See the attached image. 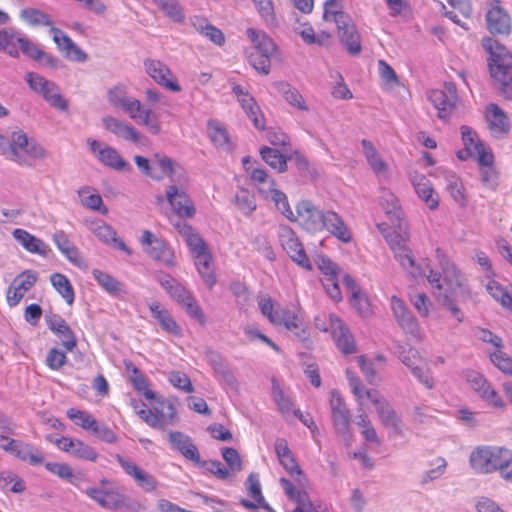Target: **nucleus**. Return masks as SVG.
Listing matches in <instances>:
<instances>
[{
	"mask_svg": "<svg viewBox=\"0 0 512 512\" xmlns=\"http://www.w3.org/2000/svg\"><path fill=\"white\" fill-rule=\"evenodd\" d=\"M469 462L477 473H493L512 462V451L497 446H479L471 452Z\"/></svg>",
	"mask_w": 512,
	"mask_h": 512,
	"instance_id": "6e6552de",
	"label": "nucleus"
},
{
	"mask_svg": "<svg viewBox=\"0 0 512 512\" xmlns=\"http://www.w3.org/2000/svg\"><path fill=\"white\" fill-rule=\"evenodd\" d=\"M170 20L175 23H183L185 20V13L177 0H160L157 5Z\"/></svg>",
	"mask_w": 512,
	"mask_h": 512,
	"instance_id": "603ef678",
	"label": "nucleus"
},
{
	"mask_svg": "<svg viewBox=\"0 0 512 512\" xmlns=\"http://www.w3.org/2000/svg\"><path fill=\"white\" fill-rule=\"evenodd\" d=\"M462 375L482 400L496 408H503L505 406L496 390L481 373L472 369H465Z\"/></svg>",
	"mask_w": 512,
	"mask_h": 512,
	"instance_id": "ddd939ff",
	"label": "nucleus"
},
{
	"mask_svg": "<svg viewBox=\"0 0 512 512\" xmlns=\"http://www.w3.org/2000/svg\"><path fill=\"white\" fill-rule=\"evenodd\" d=\"M487 28L492 34H509L511 19L508 13L499 5V1L491 6L486 14Z\"/></svg>",
	"mask_w": 512,
	"mask_h": 512,
	"instance_id": "cd10ccee",
	"label": "nucleus"
},
{
	"mask_svg": "<svg viewBox=\"0 0 512 512\" xmlns=\"http://www.w3.org/2000/svg\"><path fill=\"white\" fill-rule=\"evenodd\" d=\"M149 309L153 318L158 321L164 331L175 336H179L181 334V330L176 321L172 318L168 310L163 308L159 302L151 303L149 305Z\"/></svg>",
	"mask_w": 512,
	"mask_h": 512,
	"instance_id": "72a5a7b5",
	"label": "nucleus"
},
{
	"mask_svg": "<svg viewBox=\"0 0 512 512\" xmlns=\"http://www.w3.org/2000/svg\"><path fill=\"white\" fill-rule=\"evenodd\" d=\"M330 332L337 348L343 354L356 352V342L349 328L335 314H330Z\"/></svg>",
	"mask_w": 512,
	"mask_h": 512,
	"instance_id": "6ab92c4d",
	"label": "nucleus"
},
{
	"mask_svg": "<svg viewBox=\"0 0 512 512\" xmlns=\"http://www.w3.org/2000/svg\"><path fill=\"white\" fill-rule=\"evenodd\" d=\"M397 354L401 362L410 370L412 369L413 366H417L418 364L422 363V360L419 357L418 352L411 347L399 344L397 346Z\"/></svg>",
	"mask_w": 512,
	"mask_h": 512,
	"instance_id": "0e129e2a",
	"label": "nucleus"
},
{
	"mask_svg": "<svg viewBox=\"0 0 512 512\" xmlns=\"http://www.w3.org/2000/svg\"><path fill=\"white\" fill-rule=\"evenodd\" d=\"M45 468L52 474L57 475L59 478L67 480L71 484H76L79 479L74 475L71 467L66 463L47 462Z\"/></svg>",
	"mask_w": 512,
	"mask_h": 512,
	"instance_id": "13d9d810",
	"label": "nucleus"
},
{
	"mask_svg": "<svg viewBox=\"0 0 512 512\" xmlns=\"http://www.w3.org/2000/svg\"><path fill=\"white\" fill-rule=\"evenodd\" d=\"M141 244L145 252L154 260L166 266L174 265V253L165 240L156 237L149 230H144L141 237Z\"/></svg>",
	"mask_w": 512,
	"mask_h": 512,
	"instance_id": "2eb2a0df",
	"label": "nucleus"
},
{
	"mask_svg": "<svg viewBox=\"0 0 512 512\" xmlns=\"http://www.w3.org/2000/svg\"><path fill=\"white\" fill-rule=\"evenodd\" d=\"M92 274L97 283L112 296H120L126 293L124 284L112 275L99 269H94Z\"/></svg>",
	"mask_w": 512,
	"mask_h": 512,
	"instance_id": "ea45409f",
	"label": "nucleus"
},
{
	"mask_svg": "<svg viewBox=\"0 0 512 512\" xmlns=\"http://www.w3.org/2000/svg\"><path fill=\"white\" fill-rule=\"evenodd\" d=\"M376 411L384 426L392 428L398 434L401 433V419L388 401L381 402Z\"/></svg>",
	"mask_w": 512,
	"mask_h": 512,
	"instance_id": "a18cd8bd",
	"label": "nucleus"
},
{
	"mask_svg": "<svg viewBox=\"0 0 512 512\" xmlns=\"http://www.w3.org/2000/svg\"><path fill=\"white\" fill-rule=\"evenodd\" d=\"M156 279L171 298L185 309L190 317L196 319L200 324H205L206 319L202 309L192 294L182 284L166 273L156 275Z\"/></svg>",
	"mask_w": 512,
	"mask_h": 512,
	"instance_id": "9d476101",
	"label": "nucleus"
},
{
	"mask_svg": "<svg viewBox=\"0 0 512 512\" xmlns=\"http://www.w3.org/2000/svg\"><path fill=\"white\" fill-rule=\"evenodd\" d=\"M215 373L220 378V381L223 385L230 388L231 390H238V381L227 362L224 364H219Z\"/></svg>",
	"mask_w": 512,
	"mask_h": 512,
	"instance_id": "774afa93",
	"label": "nucleus"
},
{
	"mask_svg": "<svg viewBox=\"0 0 512 512\" xmlns=\"http://www.w3.org/2000/svg\"><path fill=\"white\" fill-rule=\"evenodd\" d=\"M284 469L294 478L298 488L288 479L280 478L279 482L289 500L296 503L292 512H326L320 502L313 501L303 489L307 479L296 462L293 453L279 459Z\"/></svg>",
	"mask_w": 512,
	"mask_h": 512,
	"instance_id": "f03ea898",
	"label": "nucleus"
},
{
	"mask_svg": "<svg viewBox=\"0 0 512 512\" xmlns=\"http://www.w3.org/2000/svg\"><path fill=\"white\" fill-rule=\"evenodd\" d=\"M295 31L307 44L323 45L330 38V35L327 33H322L321 35L316 36L314 29L310 25H300L295 28Z\"/></svg>",
	"mask_w": 512,
	"mask_h": 512,
	"instance_id": "052dcab7",
	"label": "nucleus"
},
{
	"mask_svg": "<svg viewBox=\"0 0 512 512\" xmlns=\"http://www.w3.org/2000/svg\"><path fill=\"white\" fill-rule=\"evenodd\" d=\"M192 24L196 31L207 37L214 44L218 46L225 44L226 39L224 33L219 28L209 23L207 19L195 18Z\"/></svg>",
	"mask_w": 512,
	"mask_h": 512,
	"instance_id": "79ce46f5",
	"label": "nucleus"
},
{
	"mask_svg": "<svg viewBox=\"0 0 512 512\" xmlns=\"http://www.w3.org/2000/svg\"><path fill=\"white\" fill-rule=\"evenodd\" d=\"M273 324L284 325L287 330L295 331L299 338L304 337V335L296 331L300 330L302 321L295 310L277 307L276 316L274 315L273 317Z\"/></svg>",
	"mask_w": 512,
	"mask_h": 512,
	"instance_id": "c9c22d12",
	"label": "nucleus"
},
{
	"mask_svg": "<svg viewBox=\"0 0 512 512\" xmlns=\"http://www.w3.org/2000/svg\"><path fill=\"white\" fill-rule=\"evenodd\" d=\"M406 239L401 238L397 244L394 240H389L390 248L394 251L395 258L400 263L402 268L406 270L412 278L416 279L424 274L419 265L416 264L411 250L406 246Z\"/></svg>",
	"mask_w": 512,
	"mask_h": 512,
	"instance_id": "b1692460",
	"label": "nucleus"
},
{
	"mask_svg": "<svg viewBox=\"0 0 512 512\" xmlns=\"http://www.w3.org/2000/svg\"><path fill=\"white\" fill-rule=\"evenodd\" d=\"M13 236L28 252L42 256L47 255V245L41 239L36 238L26 230L20 228L15 229Z\"/></svg>",
	"mask_w": 512,
	"mask_h": 512,
	"instance_id": "f704fd0d",
	"label": "nucleus"
},
{
	"mask_svg": "<svg viewBox=\"0 0 512 512\" xmlns=\"http://www.w3.org/2000/svg\"><path fill=\"white\" fill-rule=\"evenodd\" d=\"M483 47L490 54L488 67L501 95L512 100V53L497 40L484 38Z\"/></svg>",
	"mask_w": 512,
	"mask_h": 512,
	"instance_id": "7ed1b4c3",
	"label": "nucleus"
},
{
	"mask_svg": "<svg viewBox=\"0 0 512 512\" xmlns=\"http://www.w3.org/2000/svg\"><path fill=\"white\" fill-rule=\"evenodd\" d=\"M322 231L327 230L340 241L347 243L351 240V234L343 219L334 211L324 212Z\"/></svg>",
	"mask_w": 512,
	"mask_h": 512,
	"instance_id": "2f4dec72",
	"label": "nucleus"
},
{
	"mask_svg": "<svg viewBox=\"0 0 512 512\" xmlns=\"http://www.w3.org/2000/svg\"><path fill=\"white\" fill-rule=\"evenodd\" d=\"M237 207L246 215L251 214L256 209L255 197L247 190H241L235 196Z\"/></svg>",
	"mask_w": 512,
	"mask_h": 512,
	"instance_id": "338daca9",
	"label": "nucleus"
},
{
	"mask_svg": "<svg viewBox=\"0 0 512 512\" xmlns=\"http://www.w3.org/2000/svg\"><path fill=\"white\" fill-rule=\"evenodd\" d=\"M436 257L446 284V288L443 289V293L450 294L451 297L456 300V304L459 301H466L470 299L471 293L464 274L460 272V270L453 262L450 261L447 255L440 248L436 249Z\"/></svg>",
	"mask_w": 512,
	"mask_h": 512,
	"instance_id": "1a4fd4ad",
	"label": "nucleus"
},
{
	"mask_svg": "<svg viewBox=\"0 0 512 512\" xmlns=\"http://www.w3.org/2000/svg\"><path fill=\"white\" fill-rule=\"evenodd\" d=\"M194 464L220 480H226L230 476V471L218 460H202L199 456V461H195Z\"/></svg>",
	"mask_w": 512,
	"mask_h": 512,
	"instance_id": "5fc2aeb1",
	"label": "nucleus"
},
{
	"mask_svg": "<svg viewBox=\"0 0 512 512\" xmlns=\"http://www.w3.org/2000/svg\"><path fill=\"white\" fill-rule=\"evenodd\" d=\"M3 154L22 166H33L35 160L47 157V151L35 140H29L22 130L13 131L6 142H0Z\"/></svg>",
	"mask_w": 512,
	"mask_h": 512,
	"instance_id": "20e7f679",
	"label": "nucleus"
},
{
	"mask_svg": "<svg viewBox=\"0 0 512 512\" xmlns=\"http://www.w3.org/2000/svg\"><path fill=\"white\" fill-rule=\"evenodd\" d=\"M136 123L144 125L152 134H159L161 132V126L157 115L152 111L151 108H143L140 102V110L136 112V118H131Z\"/></svg>",
	"mask_w": 512,
	"mask_h": 512,
	"instance_id": "8fccbe9b",
	"label": "nucleus"
},
{
	"mask_svg": "<svg viewBox=\"0 0 512 512\" xmlns=\"http://www.w3.org/2000/svg\"><path fill=\"white\" fill-rule=\"evenodd\" d=\"M275 88L291 106L296 107L301 111H308V106L306 105L303 96L289 83L278 82L275 84Z\"/></svg>",
	"mask_w": 512,
	"mask_h": 512,
	"instance_id": "37998d69",
	"label": "nucleus"
},
{
	"mask_svg": "<svg viewBox=\"0 0 512 512\" xmlns=\"http://www.w3.org/2000/svg\"><path fill=\"white\" fill-rule=\"evenodd\" d=\"M261 195L270 199L276 209L290 221H296V217L289 205L287 195L276 188L275 182H270L269 187L261 189Z\"/></svg>",
	"mask_w": 512,
	"mask_h": 512,
	"instance_id": "7c9ffc66",
	"label": "nucleus"
},
{
	"mask_svg": "<svg viewBox=\"0 0 512 512\" xmlns=\"http://www.w3.org/2000/svg\"><path fill=\"white\" fill-rule=\"evenodd\" d=\"M485 117L488 128L494 137L503 138L509 133L511 129L509 119L497 104L491 103L487 106Z\"/></svg>",
	"mask_w": 512,
	"mask_h": 512,
	"instance_id": "393cba45",
	"label": "nucleus"
},
{
	"mask_svg": "<svg viewBox=\"0 0 512 512\" xmlns=\"http://www.w3.org/2000/svg\"><path fill=\"white\" fill-rule=\"evenodd\" d=\"M115 457L125 473L131 476L143 491L149 493L157 489L158 482L151 474L141 469L132 460L125 458L120 454H116Z\"/></svg>",
	"mask_w": 512,
	"mask_h": 512,
	"instance_id": "aec40b11",
	"label": "nucleus"
},
{
	"mask_svg": "<svg viewBox=\"0 0 512 512\" xmlns=\"http://www.w3.org/2000/svg\"><path fill=\"white\" fill-rule=\"evenodd\" d=\"M92 231L96 237L103 243L112 246L116 249L124 251L126 254L131 255V249L124 243V241L117 236V232L110 225L104 221H96L92 223Z\"/></svg>",
	"mask_w": 512,
	"mask_h": 512,
	"instance_id": "c756f323",
	"label": "nucleus"
},
{
	"mask_svg": "<svg viewBox=\"0 0 512 512\" xmlns=\"http://www.w3.org/2000/svg\"><path fill=\"white\" fill-rule=\"evenodd\" d=\"M102 123L106 130L124 141L137 144L141 143L144 139L133 125L124 120H120L113 116H104L102 118Z\"/></svg>",
	"mask_w": 512,
	"mask_h": 512,
	"instance_id": "4be33fe9",
	"label": "nucleus"
},
{
	"mask_svg": "<svg viewBox=\"0 0 512 512\" xmlns=\"http://www.w3.org/2000/svg\"><path fill=\"white\" fill-rule=\"evenodd\" d=\"M260 155L265 163L278 172L281 173L287 170V157L281 154L278 149L264 146L260 149Z\"/></svg>",
	"mask_w": 512,
	"mask_h": 512,
	"instance_id": "49530a36",
	"label": "nucleus"
},
{
	"mask_svg": "<svg viewBox=\"0 0 512 512\" xmlns=\"http://www.w3.org/2000/svg\"><path fill=\"white\" fill-rule=\"evenodd\" d=\"M207 133L212 143L224 151L232 150L233 146L227 130L217 120H209L207 123Z\"/></svg>",
	"mask_w": 512,
	"mask_h": 512,
	"instance_id": "e433bc0d",
	"label": "nucleus"
},
{
	"mask_svg": "<svg viewBox=\"0 0 512 512\" xmlns=\"http://www.w3.org/2000/svg\"><path fill=\"white\" fill-rule=\"evenodd\" d=\"M52 286L66 300L68 304L74 301V290L69 279L61 273H53L50 276Z\"/></svg>",
	"mask_w": 512,
	"mask_h": 512,
	"instance_id": "3c124183",
	"label": "nucleus"
},
{
	"mask_svg": "<svg viewBox=\"0 0 512 512\" xmlns=\"http://www.w3.org/2000/svg\"><path fill=\"white\" fill-rule=\"evenodd\" d=\"M410 180L418 197L429 209H436L439 205V198L429 179L425 175L415 172L410 175Z\"/></svg>",
	"mask_w": 512,
	"mask_h": 512,
	"instance_id": "c85d7f7f",
	"label": "nucleus"
},
{
	"mask_svg": "<svg viewBox=\"0 0 512 512\" xmlns=\"http://www.w3.org/2000/svg\"><path fill=\"white\" fill-rule=\"evenodd\" d=\"M196 258V267L205 284L211 288L216 283V276L212 269V257L209 251H205L201 255L194 256Z\"/></svg>",
	"mask_w": 512,
	"mask_h": 512,
	"instance_id": "c03bdc74",
	"label": "nucleus"
},
{
	"mask_svg": "<svg viewBox=\"0 0 512 512\" xmlns=\"http://www.w3.org/2000/svg\"><path fill=\"white\" fill-rule=\"evenodd\" d=\"M108 101L117 109L124 111L130 118H136V112L140 110V101L129 97L127 87L118 84L108 91Z\"/></svg>",
	"mask_w": 512,
	"mask_h": 512,
	"instance_id": "412c9836",
	"label": "nucleus"
},
{
	"mask_svg": "<svg viewBox=\"0 0 512 512\" xmlns=\"http://www.w3.org/2000/svg\"><path fill=\"white\" fill-rule=\"evenodd\" d=\"M169 441L172 447L179 451L186 459L192 461H199V452L197 447L193 444L192 439L179 431L169 433Z\"/></svg>",
	"mask_w": 512,
	"mask_h": 512,
	"instance_id": "473e14b6",
	"label": "nucleus"
},
{
	"mask_svg": "<svg viewBox=\"0 0 512 512\" xmlns=\"http://www.w3.org/2000/svg\"><path fill=\"white\" fill-rule=\"evenodd\" d=\"M442 275L443 273L441 274L431 269L429 275L427 276V280L435 289L434 295L441 303V305L445 307L458 322H463L464 314L461 312L458 305H456V300L452 298L450 294L443 293V286L441 284Z\"/></svg>",
	"mask_w": 512,
	"mask_h": 512,
	"instance_id": "5701e85b",
	"label": "nucleus"
},
{
	"mask_svg": "<svg viewBox=\"0 0 512 512\" xmlns=\"http://www.w3.org/2000/svg\"><path fill=\"white\" fill-rule=\"evenodd\" d=\"M20 17L31 26H50L53 40L65 57L77 62L87 60V54L62 30L54 27L50 17L45 12L36 8H26L21 11Z\"/></svg>",
	"mask_w": 512,
	"mask_h": 512,
	"instance_id": "39448f33",
	"label": "nucleus"
},
{
	"mask_svg": "<svg viewBox=\"0 0 512 512\" xmlns=\"http://www.w3.org/2000/svg\"><path fill=\"white\" fill-rule=\"evenodd\" d=\"M144 68L146 73L160 86L172 92H180L182 90L170 68L163 62L155 59H146L144 61Z\"/></svg>",
	"mask_w": 512,
	"mask_h": 512,
	"instance_id": "dca6fc26",
	"label": "nucleus"
},
{
	"mask_svg": "<svg viewBox=\"0 0 512 512\" xmlns=\"http://www.w3.org/2000/svg\"><path fill=\"white\" fill-rule=\"evenodd\" d=\"M391 307L398 324L405 331V333L418 336L419 326L417 319L414 317L411 311L408 310L404 301L397 296H392Z\"/></svg>",
	"mask_w": 512,
	"mask_h": 512,
	"instance_id": "a878e982",
	"label": "nucleus"
},
{
	"mask_svg": "<svg viewBox=\"0 0 512 512\" xmlns=\"http://www.w3.org/2000/svg\"><path fill=\"white\" fill-rule=\"evenodd\" d=\"M462 141L466 150L475 155L484 143L479 139L477 133L469 126H461Z\"/></svg>",
	"mask_w": 512,
	"mask_h": 512,
	"instance_id": "bf43d9fd",
	"label": "nucleus"
},
{
	"mask_svg": "<svg viewBox=\"0 0 512 512\" xmlns=\"http://www.w3.org/2000/svg\"><path fill=\"white\" fill-rule=\"evenodd\" d=\"M278 236L282 248L290 259L300 267L311 270V262L294 230L288 225H280Z\"/></svg>",
	"mask_w": 512,
	"mask_h": 512,
	"instance_id": "f8f14e48",
	"label": "nucleus"
},
{
	"mask_svg": "<svg viewBox=\"0 0 512 512\" xmlns=\"http://www.w3.org/2000/svg\"><path fill=\"white\" fill-rule=\"evenodd\" d=\"M337 2L338 0H327L325 2L323 17L326 21L333 20L336 23L338 36L347 52L352 56L359 55L362 50L360 34L348 14L333 10L337 6Z\"/></svg>",
	"mask_w": 512,
	"mask_h": 512,
	"instance_id": "0eeeda50",
	"label": "nucleus"
},
{
	"mask_svg": "<svg viewBox=\"0 0 512 512\" xmlns=\"http://www.w3.org/2000/svg\"><path fill=\"white\" fill-rule=\"evenodd\" d=\"M258 14L267 23L276 21L274 3L272 0H252Z\"/></svg>",
	"mask_w": 512,
	"mask_h": 512,
	"instance_id": "69168bd1",
	"label": "nucleus"
},
{
	"mask_svg": "<svg viewBox=\"0 0 512 512\" xmlns=\"http://www.w3.org/2000/svg\"><path fill=\"white\" fill-rule=\"evenodd\" d=\"M154 157L162 173L170 179L171 184L166 187L165 194L172 210L181 219L193 218L196 209L186 191L189 180L185 170L170 157L158 153Z\"/></svg>",
	"mask_w": 512,
	"mask_h": 512,
	"instance_id": "f257e3e1",
	"label": "nucleus"
},
{
	"mask_svg": "<svg viewBox=\"0 0 512 512\" xmlns=\"http://www.w3.org/2000/svg\"><path fill=\"white\" fill-rule=\"evenodd\" d=\"M247 485L249 495L258 503V505L265 509L267 512H274V510L269 506L262 495L261 485L257 475L250 474L247 479Z\"/></svg>",
	"mask_w": 512,
	"mask_h": 512,
	"instance_id": "4d7b16f0",
	"label": "nucleus"
},
{
	"mask_svg": "<svg viewBox=\"0 0 512 512\" xmlns=\"http://www.w3.org/2000/svg\"><path fill=\"white\" fill-rule=\"evenodd\" d=\"M41 95L53 108L60 111H67L69 109L68 100L62 96L60 88L53 81H50Z\"/></svg>",
	"mask_w": 512,
	"mask_h": 512,
	"instance_id": "de8ad7c7",
	"label": "nucleus"
},
{
	"mask_svg": "<svg viewBox=\"0 0 512 512\" xmlns=\"http://www.w3.org/2000/svg\"><path fill=\"white\" fill-rule=\"evenodd\" d=\"M136 414L150 427L164 431V420L161 419L154 411L149 409L144 402H140V406H134Z\"/></svg>",
	"mask_w": 512,
	"mask_h": 512,
	"instance_id": "864d4df0",
	"label": "nucleus"
},
{
	"mask_svg": "<svg viewBox=\"0 0 512 512\" xmlns=\"http://www.w3.org/2000/svg\"><path fill=\"white\" fill-rule=\"evenodd\" d=\"M48 328L54 332L60 339L66 351H72L77 345V339L74 332L67 322L57 314L46 316Z\"/></svg>",
	"mask_w": 512,
	"mask_h": 512,
	"instance_id": "bb28decb",
	"label": "nucleus"
},
{
	"mask_svg": "<svg viewBox=\"0 0 512 512\" xmlns=\"http://www.w3.org/2000/svg\"><path fill=\"white\" fill-rule=\"evenodd\" d=\"M239 103L247 116L252 120L255 128L263 130L265 128L264 119L254 98L251 95H244V97L240 98Z\"/></svg>",
	"mask_w": 512,
	"mask_h": 512,
	"instance_id": "09e8293b",
	"label": "nucleus"
},
{
	"mask_svg": "<svg viewBox=\"0 0 512 512\" xmlns=\"http://www.w3.org/2000/svg\"><path fill=\"white\" fill-rule=\"evenodd\" d=\"M78 194L84 207L94 211H101L103 206L102 197L98 193L90 194V187L80 188Z\"/></svg>",
	"mask_w": 512,
	"mask_h": 512,
	"instance_id": "e2e57ef3",
	"label": "nucleus"
},
{
	"mask_svg": "<svg viewBox=\"0 0 512 512\" xmlns=\"http://www.w3.org/2000/svg\"><path fill=\"white\" fill-rule=\"evenodd\" d=\"M98 159L102 164L116 171H131V166L113 147L106 146L99 150Z\"/></svg>",
	"mask_w": 512,
	"mask_h": 512,
	"instance_id": "58836bf2",
	"label": "nucleus"
},
{
	"mask_svg": "<svg viewBox=\"0 0 512 512\" xmlns=\"http://www.w3.org/2000/svg\"><path fill=\"white\" fill-rule=\"evenodd\" d=\"M330 408L336 432L346 438L350 430V413L337 390L331 391Z\"/></svg>",
	"mask_w": 512,
	"mask_h": 512,
	"instance_id": "a211bd4d",
	"label": "nucleus"
},
{
	"mask_svg": "<svg viewBox=\"0 0 512 512\" xmlns=\"http://www.w3.org/2000/svg\"><path fill=\"white\" fill-rule=\"evenodd\" d=\"M447 190L459 206H466L467 200L464 194V186L455 174H450L447 177Z\"/></svg>",
	"mask_w": 512,
	"mask_h": 512,
	"instance_id": "6e6d98bb",
	"label": "nucleus"
},
{
	"mask_svg": "<svg viewBox=\"0 0 512 512\" xmlns=\"http://www.w3.org/2000/svg\"><path fill=\"white\" fill-rule=\"evenodd\" d=\"M100 483L103 488L89 487L85 490V493L102 508L109 510H119L124 508L130 512H138L145 509L139 501L131 499L121 493L115 482L102 479Z\"/></svg>",
	"mask_w": 512,
	"mask_h": 512,
	"instance_id": "423d86ee",
	"label": "nucleus"
},
{
	"mask_svg": "<svg viewBox=\"0 0 512 512\" xmlns=\"http://www.w3.org/2000/svg\"><path fill=\"white\" fill-rule=\"evenodd\" d=\"M246 34L254 44L253 51L266 54L268 56H272L275 53L276 45L265 32L254 28H248Z\"/></svg>",
	"mask_w": 512,
	"mask_h": 512,
	"instance_id": "4c0bfd02",
	"label": "nucleus"
},
{
	"mask_svg": "<svg viewBox=\"0 0 512 512\" xmlns=\"http://www.w3.org/2000/svg\"><path fill=\"white\" fill-rule=\"evenodd\" d=\"M53 241L57 248L67 257V259L75 264L80 265L82 259L79 255L78 249L70 242L68 236L63 230L54 233Z\"/></svg>",
	"mask_w": 512,
	"mask_h": 512,
	"instance_id": "a19ab883",
	"label": "nucleus"
},
{
	"mask_svg": "<svg viewBox=\"0 0 512 512\" xmlns=\"http://www.w3.org/2000/svg\"><path fill=\"white\" fill-rule=\"evenodd\" d=\"M67 417L74 421L76 425L88 431L91 430L96 421V419L91 414L82 410H77L75 408H70L67 411Z\"/></svg>",
	"mask_w": 512,
	"mask_h": 512,
	"instance_id": "680f3d73",
	"label": "nucleus"
},
{
	"mask_svg": "<svg viewBox=\"0 0 512 512\" xmlns=\"http://www.w3.org/2000/svg\"><path fill=\"white\" fill-rule=\"evenodd\" d=\"M428 100L437 110L439 119L447 121L459 100L456 85L453 82H445L442 89H433L427 92Z\"/></svg>",
	"mask_w": 512,
	"mask_h": 512,
	"instance_id": "9b49d317",
	"label": "nucleus"
},
{
	"mask_svg": "<svg viewBox=\"0 0 512 512\" xmlns=\"http://www.w3.org/2000/svg\"><path fill=\"white\" fill-rule=\"evenodd\" d=\"M324 212L320 210L312 201L301 200L296 205V221L300 226L310 233L322 231Z\"/></svg>",
	"mask_w": 512,
	"mask_h": 512,
	"instance_id": "4468645a",
	"label": "nucleus"
},
{
	"mask_svg": "<svg viewBox=\"0 0 512 512\" xmlns=\"http://www.w3.org/2000/svg\"><path fill=\"white\" fill-rule=\"evenodd\" d=\"M38 273L33 270H25L17 275L7 290L6 298L10 307H15L37 282Z\"/></svg>",
	"mask_w": 512,
	"mask_h": 512,
	"instance_id": "f3484780",
	"label": "nucleus"
}]
</instances>
